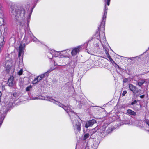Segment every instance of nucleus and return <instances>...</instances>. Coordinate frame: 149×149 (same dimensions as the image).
Segmentation results:
<instances>
[{
	"mask_svg": "<svg viewBox=\"0 0 149 149\" xmlns=\"http://www.w3.org/2000/svg\"><path fill=\"white\" fill-rule=\"evenodd\" d=\"M29 6H28L25 10L24 7L20 6L14 5L10 8L11 15L14 17L13 23L17 28L23 26L25 24V21L27 20V25L29 27V21L32 11L27 14L29 10Z\"/></svg>",
	"mask_w": 149,
	"mask_h": 149,
	"instance_id": "2",
	"label": "nucleus"
},
{
	"mask_svg": "<svg viewBox=\"0 0 149 149\" xmlns=\"http://www.w3.org/2000/svg\"><path fill=\"white\" fill-rule=\"evenodd\" d=\"M96 123V121L95 120H91L86 123L85 127L86 128H87L91 126Z\"/></svg>",
	"mask_w": 149,
	"mask_h": 149,
	"instance_id": "10",
	"label": "nucleus"
},
{
	"mask_svg": "<svg viewBox=\"0 0 149 149\" xmlns=\"http://www.w3.org/2000/svg\"><path fill=\"white\" fill-rule=\"evenodd\" d=\"M52 70H53V69L51 70H48L47 72L44 73L43 74H41L40 76H38L39 80H41L44 77L45 75L47 76V74L49 73Z\"/></svg>",
	"mask_w": 149,
	"mask_h": 149,
	"instance_id": "11",
	"label": "nucleus"
},
{
	"mask_svg": "<svg viewBox=\"0 0 149 149\" xmlns=\"http://www.w3.org/2000/svg\"><path fill=\"white\" fill-rule=\"evenodd\" d=\"M127 113L130 115L135 116L136 115L135 112L131 109H128L127 111Z\"/></svg>",
	"mask_w": 149,
	"mask_h": 149,
	"instance_id": "14",
	"label": "nucleus"
},
{
	"mask_svg": "<svg viewBox=\"0 0 149 149\" xmlns=\"http://www.w3.org/2000/svg\"><path fill=\"white\" fill-rule=\"evenodd\" d=\"M41 99L53 102L59 107L63 108L68 114L71 120L74 132L76 134H78L81 130V123L79 122L78 119H79L77 115L75 113L72 109L71 106L67 107L65 105L60 103L59 102L53 99L52 97L46 96Z\"/></svg>",
	"mask_w": 149,
	"mask_h": 149,
	"instance_id": "3",
	"label": "nucleus"
},
{
	"mask_svg": "<svg viewBox=\"0 0 149 149\" xmlns=\"http://www.w3.org/2000/svg\"><path fill=\"white\" fill-rule=\"evenodd\" d=\"M126 93H127V91H123L122 93V96H124Z\"/></svg>",
	"mask_w": 149,
	"mask_h": 149,
	"instance_id": "24",
	"label": "nucleus"
},
{
	"mask_svg": "<svg viewBox=\"0 0 149 149\" xmlns=\"http://www.w3.org/2000/svg\"><path fill=\"white\" fill-rule=\"evenodd\" d=\"M135 109L136 110H138L139 109L138 108H135L134 109Z\"/></svg>",
	"mask_w": 149,
	"mask_h": 149,
	"instance_id": "33",
	"label": "nucleus"
},
{
	"mask_svg": "<svg viewBox=\"0 0 149 149\" xmlns=\"http://www.w3.org/2000/svg\"><path fill=\"white\" fill-rule=\"evenodd\" d=\"M6 71L7 73H8L10 71L11 72H14V69H12L10 65H7L6 67Z\"/></svg>",
	"mask_w": 149,
	"mask_h": 149,
	"instance_id": "13",
	"label": "nucleus"
},
{
	"mask_svg": "<svg viewBox=\"0 0 149 149\" xmlns=\"http://www.w3.org/2000/svg\"><path fill=\"white\" fill-rule=\"evenodd\" d=\"M30 39L32 41L35 42L38 44L40 42L37 39L33 36L31 31L29 32L28 36L27 37L25 36L24 39L22 41V43L20 44L19 49V56H20L22 54H23L25 46L26 45L28 44L30 42Z\"/></svg>",
	"mask_w": 149,
	"mask_h": 149,
	"instance_id": "4",
	"label": "nucleus"
},
{
	"mask_svg": "<svg viewBox=\"0 0 149 149\" xmlns=\"http://www.w3.org/2000/svg\"><path fill=\"white\" fill-rule=\"evenodd\" d=\"M23 72V70L22 69H21L20 71L18 72V74L20 75L22 74Z\"/></svg>",
	"mask_w": 149,
	"mask_h": 149,
	"instance_id": "23",
	"label": "nucleus"
},
{
	"mask_svg": "<svg viewBox=\"0 0 149 149\" xmlns=\"http://www.w3.org/2000/svg\"><path fill=\"white\" fill-rule=\"evenodd\" d=\"M40 81V80H39L38 77H37L36 78H35L34 80L33 81L32 84H36Z\"/></svg>",
	"mask_w": 149,
	"mask_h": 149,
	"instance_id": "17",
	"label": "nucleus"
},
{
	"mask_svg": "<svg viewBox=\"0 0 149 149\" xmlns=\"http://www.w3.org/2000/svg\"><path fill=\"white\" fill-rule=\"evenodd\" d=\"M129 79L128 78H125L123 79V82L125 83L127 82L128 81Z\"/></svg>",
	"mask_w": 149,
	"mask_h": 149,
	"instance_id": "22",
	"label": "nucleus"
},
{
	"mask_svg": "<svg viewBox=\"0 0 149 149\" xmlns=\"http://www.w3.org/2000/svg\"><path fill=\"white\" fill-rule=\"evenodd\" d=\"M8 83L9 86H12L14 84L13 77L11 76L8 80Z\"/></svg>",
	"mask_w": 149,
	"mask_h": 149,
	"instance_id": "12",
	"label": "nucleus"
},
{
	"mask_svg": "<svg viewBox=\"0 0 149 149\" xmlns=\"http://www.w3.org/2000/svg\"><path fill=\"white\" fill-rule=\"evenodd\" d=\"M110 0H107V5L109 6L110 4Z\"/></svg>",
	"mask_w": 149,
	"mask_h": 149,
	"instance_id": "27",
	"label": "nucleus"
},
{
	"mask_svg": "<svg viewBox=\"0 0 149 149\" xmlns=\"http://www.w3.org/2000/svg\"><path fill=\"white\" fill-rule=\"evenodd\" d=\"M131 124H132L133 125H134V124H133V123H132Z\"/></svg>",
	"mask_w": 149,
	"mask_h": 149,
	"instance_id": "36",
	"label": "nucleus"
},
{
	"mask_svg": "<svg viewBox=\"0 0 149 149\" xmlns=\"http://www.w3.org/2000/svg\"><path fill=\"white\" fill-rule=\"evenodd\" d=\"M4 24V20L3 18L0 17V26H1Z\"/></svg>",
	"mask_w": 149,
	"mask_h": 149,
	"instance_id": "19",
	"label": "nucleus"
},
{
	"mask_svg": "<svg viewBox=\"0 0 149 149\" xmlns=\"http://www.w3.org/2000/svg\"><path fill=\"white\" fill-rule=\"evenodd\" d=\"M85 149H88V148L87 149V148H86Z\"/></svg>",
	"mask_w": 149,
	"mask_h": 149,
	"instance_id": "37",
	"label": "nucleus"
},
{
	"mask_svg": "<svg viewBox=\"0 0 149 149\" xmlns=\"http://www.w3.org/2000/svg\"><path fill=\"white\" fill-rule=\"evenodd\" d=\"M126 124H130V123H126Z\"/></svg>",
	"mask_w": 149,
	"mask_h": 149,
	"instance_id": "34",
	"label": "nucleus"
},
{
	"mask_svg": "<svg viewBox=\"0 0 149 149\" xmlns=\"http://www.w3.org/2000/svg\"><path fill=\"white\" fill-rule=\"evenodd\" d=\"M108 8H107L106 4H105V8L102 15L101 25L98 27L100 30V35L97 37V38L94 39L95 42L93 44L94 48L95 49H100L103 47L105 49V53L107 58L109 59L110 61L114 66H118L116 64L114 61L111 58L108 53L109 48L110 47L107 42L105 36L104 31L105 30V24L106 19L107 17V14Z\"/></svg>",
	"mask_w": 149,
	"mask_h": 149,
	"instance_id": "1",
	"label": "nucleus"
},
{
	"mask_svg": "<svg viewBox=\"0 0 149 149\" xmlns=\"http://www.w3.org/2000/svg\"><path fill=\"white\" fill-rule=\"evenodd\" d=\"M144 97V95H142L141 96H140V97L141 98H143Z\"/></svg>",
	"mask_w": 149,
	"mask_h": 149,
	"instance_id": "31",
	"label": "nucleus"
},
{
	"mask_svg": "<svg viewBox=\"0 0 149 149\" xmlns=\"http://www.w3.org/2000/svg\"><path fill=\"white\" fill-rule=\"evenodd\" d=\"M31 88L32 86L31 85H30L29 86L26 87V91H29L30 90V89H31Z\"/></svg>",
	"mask_w": 149,
	"mask_h": 149,
	"instance_id": "21",
	"label": "nucleus"
},
{
	"mask_svg": "<svg viewBox=\"0 0 149 149\" xmlns=\"http://www.w3.org/2000/svg\"><path fill=\"white\" fill-rule=\"evenodd\" d=\"M24 84V82L22 79H21V80L19 81V84L21 87H23Z\"/></svg>",
	"mask_w": 149,
	"mask_h": 149,
	"instance_id": "18",
	"label": "nucleus"
},
{
	"mask_svg": "<svg viewBox=\"0 0 149 149\" xmlns=\"http://www.w3.org/2000/svg\"><path fill=\"white\" fill-rule=\"evenodd\" d=\"M129 88L130 90L132 91L134 94H136L139 91L138 88L132 84H129Z\"/></svg>",
	"mask_w": 149,
	"mask_h": 149,
	"instance_id": "8",
	"label": "nucleus"
},
{
	"mask_svg": "<svg viewBox=\"0 0 149 149\" xmlns=\"http://www.w3.org/2000/svg\"><path fill=\"white\" fill-rule=\"evenodd\" d=\"M90 133L88 132V130L86 131V132L84 135L83 139L84 140H85L86 139L89 137L90 136Z\"/></svg>",
	"mask_w": 149,
	"mask_h": 149,
	"instance_id": "15",
	"label": "nucleus"
},
{
	"mask_svg": "<svg viewBox=\"0 0 149 149\" xmlns=\"http://www.w3.org/2000/svg\"><path fill=\"white\" fill-rule=\"evenodd\" d=\"M12 105V103L11 102H7L6 107L7 108H8L9 107H10Z\"/></svg>",
	"mask_w": 149,
	"mask_h": 149,
	"instance_id": "20",
	"label": "nucleus"
},
{
	"mask_svg": "<svg viewBox=\"0 0 149 149\" xmlns=\"http://www.w3.org/2000/svg\"><path fill=\"white\" fill-rule=\"evenodd\" d=\"M135 57H131V58H127L130 59V60H132L133 58H135Z\"/></svg>",
	"mask_w": 149,
	"mask_h": 149,
	"instance_id": "29",
	"label": "nucleus"
},
{
	"mask_svg": "<svg viewBox=\"0 0 149 149\" xmlns=\"http://www.w3.org/2000/svg\"><path fill=\"white\" fill-rule=\"evenodd\" d=\"M149 83V78L145 79L140 78L139 79L137 82L136 84L140 87H141L143 84H145V86H148Z\"/></svg>",
	"mask_w": 149,
	"mask_h": 149,
	"instance_id": "5",
	"label": "nucleus"
},
{
	"mask_svg": "<svg viewBox=\"0 0 149 149\" xmlns=\"http://www.w3.org/2000/svg\"><path fill=\"white\" fill-rule=\"evenodd\" d=\"M49 52L47 53V56H48V58L50 59L49 58V57H51V55H52V54H50V55H48V54L49 53Z\"/></svg>",
	"mask_w": 149,
	"mask_h": 149,
	"instance_id": "30",
	"label": "nucleus"
},
{
	"mask_svg": "<svg viewBox=\"0 0 149 149\" xmlns=\"http://www.w3.org/2000/svg\"><path fill=\"white\" fill-rule=\"evenodd\" d=\"M88 131L90 133L91 138V136H92V135L95 133L96 132V131L95 129H93L91 130H88Z\"/></svg>",
	"mask_w": 149,
	"mask_h": 149,
	"instance_id": "16",
	"label": "nucleus"
},
{
	"mask_svg": "<svg viewBox=\"0 0 149 149\" xmlns=\"http://www.w3.org/2000/svg\"><path fill=\"white\" fill-rule=\"evenodd\" d=\"M39 98L38 97H33L32 98V100H35V99H38Z\"/></svg>",
	"mask_w": 149,
	"mask_h": 149,
	"instance_id": "26",
	"label": "nucleus"
},
{
	"mask_svg": "<svg viewBox=\"0 0 149 149\" xmlns=\"http://www.w3.org/2000/svg\"><path fill=\"white\" fill-rule=\"evenodd\" d=\"M51 54L52 55L51 57L49 56V58L50 59H52L53 56H55L58 57L59 56L61 57V51H56L54 50H51L50 51L49 53L48 54V55H50Z\"/></svg>",
	"mask_w": 149,
	"mask_h": 149,
	"instance_id": "6",
	"label": "nucleus"
},
{
	"mask_svg": "<svg viewBox=\"0 0 149 149\" xmlns=\"http://www.w3.org/2000/svg\"><path fill=\"white\" fill-rule=\"evenodd\" d=\"M56 58L58 59V60H59L60 59V58L59 57L57 58Z\"/></svg>",
	"mask_w": 149,
	"mask_h": 149,
	"instance_id": "32",
	"label": "nucleus"
},
{
	"mask_svg": "<svg viewBox=\"0 0 149 149\" xmlns=\"http://www.w3.org/2000/svg\"><path fill=\"white\" fill-rule=\"evenodd\" d=\"M56 61H54V64H55V65H56Z\"/></svg>",
	"mask_w": 149,
	"mask_h": 149,
	"instance_id": "35",
	"label": "nucleus"
},
{
	"mask_svg": "<svg viewBox=\"0 0 149 149\" xmlns=\"http://www.w3.org/2000/svg\"><path fill=\"white\" fill-rule=\"evenodd\" d=\"M82 48V46L80 45L77 47L73 49L71 52L72 55L73 56H75L79 53Z\"/></svg>",
	"mask_w": 149,
	"mask_h": 149,
	"instance_id": "7",
	"label": "nucleus"
},
{
	"mask_svg": "<svg viewBox=\"0 0 149 149\" xmlns=\"http://www.w3.org/2000/svg\"><path fill=\"white\" fill-rule=\"evenodd\" d=\"M70 52V50L69 49L61 51V57H68L69 56V53Z\"/></svg>",
	"mask_w": 149,
	"mask_h": 149,
	"instance_id": "9",
	"label": "nucleus"
},
{
	"mask_svg": "<svg viewBox=\"0 0 149 149\" xmlns=\"http://www.w3.org/2000/svg\"><path fill=\"white\" fill-rule=\"evenodd\" d=\"M146 123L149 126V120H146Z\"/></svg>",
	"mask_w": 149,
	"mask_h": 149,
	"instance_id": "28",
	"label": "nucleus"
},
{
	"mask_svg": "<svg viewBox=\"0 0 149 149\" xmlns=\"http://www.w3.org/2000/svg\"><path fill=\"white\" fill-rule=\"evenodd\" d=\"M137 102V101L136 100H135L134 101H133V102H132L131 103L132 105H133L135 104H136Z\"/></svg>",
	"mask_w": 149,
	"mask_h": 149,
	"instance_id": "25",
	"label": "nucleus"
}]
</instances>
